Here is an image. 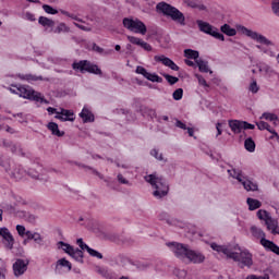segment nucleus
I'll return each instance as SVG.
<instances>
[{"label": "nucleus", "mask_w": 279, "mask_h": 279, "mask_svg": "<svg viewBox=\"0 0 279 279\" xmlns=\"http://www.w3.org/2000/svg\"><path fill=\"white\" fill-rule=\"evenodd\" d=\"M210 247L211 250H214V252H217L218 254H225L227 258H231V260H234V263H238L241 269L245 267L250 269V267L254 265V256L252 255L250 250L242 248L241 246H239V244L233 246L234 251H232V248L226 245H219L215 242L210 244Z\"/></svg>", "instance_id": "obj_1"}, {"label": "nucleus", "mask_w": 279, "mask_h": 279, "mask_svg": "<svg viewBox=\"0 0 279 279\" xmlns=\"http://www.w3.org/2000/svg\"><path fill=\"white\" fill-rule=\"evenodd\" d=\"M150 186L155 190L153 192L154 197L156 199H162V197H167L169 195V183L162 177H156V174H148L144 178Z\"/></svg>", "instance_id": "obj_2"}, {"label": "nucleus", "mask_w": 279, "mask_h": 279, "mask_svg": "<svg viewBox=\"0 0 279 279\" xmlns=\"http://www.w3.org/2000/svg\"><path fill=\"white\" fill-rule=\"evenodd\" d=\"M9 88L10 93L13 95H19V97H23V99H31V101H40V104H49L43 94L34 90L32 87L27 85H11Z\"/></svg>", "instance_id": "obj_3"}, {"label": "nucleus", "mask_w": 279, "mask_h": 279, "mask_svg": "<svg viewBox=\"0 0 279 279\" xmlns=\"http://www.w3.org/2000/svg\"><path fill=\"white\" fill-rule=\"evenodd\" d=\"M158 12H162L163 16H170L172 21L179 23V25L183 26L186 25V17L184 13L178 10V8L167 3V2H159L157 4Z\"/></svg>", "instance_id": "obj_4"}, {"label": "nucleus", "mask_w": 279, "mask_h": 279, "mask_svg": "<svg viewBox=\"0 0 279 279\" xmlns=\"http://www.w3.org/2000/svg\"><path fill=\"white\" fill-rule=\"evenodd\" d=\"M73 71H80V73H90L92 75H104V72L99 69V65L88 61L81 60L72 63Z\"/></svg>", "instance_id": "obj_5"}, {"label": "nucleus", "mask_w": 279, "mask_h": 279, "mask_svg": "<svg viewBox=\"0 0 279 279\" xmlns=\"http://www.w3.org/2000/svg\"><path fill=\"white\" fill-rule=\"evenodd\" d=\"M122 25L128 29L129 32H132L133 34H141L142 36H145L147 34V26L145 23L138 19H132V17H124L122 20Z\"/></svg>", "instance_id": "obj_6"}, {"label": "nucleus", "mask_w": 279, "mask_h": 279, "mask_svg": "<svg viewBox=\"0 0 279 279\" xmlns=\"http://www.w3.org/2000/svg\"><path fill=\"white\" fill-rule=\"evenodd\" d=\"M257 218L260 219V221H265L267 230L270 232V234H279V222L278 219L272 218L271 214H269L265 209H259L257 211Z\"/></svg>", "instance_id": "obj_7"}, {"label": "nucleus", "mask_w": 279, "mask_h": 279, "mask_svg": "<svg viewBox=\"0 0 279 279\" xmlns=\"http://www.w3.org/2000/svg\"><path fill=\"white\" fill-rule=\"evenodd\" d=\"M228 173L231 175V178L238 180V182L244 186L245 191H258V184L247 180V177L243 175V171L233 169L228 170Z\"/></svg>", "instance_id": "obj_8"}, {"label": "nucleus", "mask_w": 279, "mask_h": 279, "mask_svg": "<svg viewBox=\"0 0 279 279\" xmlns=\"http://www.w3.org/2000/svg\"><path fill=\"white\" fill-rule=\"evenodd\" d=\"M196 24L199 28V32H203V34H207L208 36H213V38H216V40H221L222 43L226 40V36L223 34L219 33V29L208 22H204L202 20H197Z\"/></svg>", "instance_id": "obj_9"}, {"label": "nucleus", "mask_w": 279, "mask_h": 279, "mask_svg": "<svg viewBox=\"0 0 279 279\" xmlns=\"http://www.w3.org/2000/svg\"><path fill=\"white\" fill-rule=\"evenodd\" d=\"M166 245L171 250L174 256L179 258V260H186L191 250L189 248V245L179 242H168Z\"/></svg>", "instance_id": "obj_10"}, {"label": "nucleus", "mask_w": 279, "mask_h": 279, "mask_svg": "<svg viewBox=\"0 0 279 279\" xmlns=\"http://www.w3.org/2000/svg\"><path fill=\"white\" fill-rule=\"evenodd\" d=\"M239 29L240 32H242V34H244V36L252 38V40H256V43H259L260 45H266L267 47L274 45V43L267 39V37H265L264 35L258 34L257 32H254L252 29H248L245 26H240Z\"/></svg>", "instance_id": "obj_11"}, {"label": "nucleus", "mask_w": 279, "mask_h": 279, "mask_svg": "<svg viewBox=\"0 0 279 279\" xmlns=\"http://www.w3.org/2000/svg\"><path fill=\"white\" fill-rule=\"evenodd\" d=\"M135 73H137V75H143V77L148 80V82H156L157 84H162V77H160L156 73H149L147 69L143 68V65H137Z\"/></svg>", "instance_id": "obj_12"}, {"label": "nucleus", "mask_w": 279, "mask_h": 279, "mask_svg": "<svg viewBox=\"0 0 279 279\" xmlns=\"http://www.w3.org/2000/svg\"><path fill=\"white\" fill-rule=\"evenodd\" d=\"M27 267H29V259L17 258L15 263H13V274L15 278L23 276V274L27 271Z\"/></svg>", "instance_id": "obj_13"}, {"label": "nucleus", "mask_w": 279, "mask_h": 279, "mask_svg": "<svg viewBox=\"0 0 279 279\" xmlns=\"http://www.w3.org/2000/svg\"><path fill=\"white\" fill-rule=\"evenodd\" d=\"M0 236H2V243L7 250H14V236L10 232L9 228H0Z\"/></svg>", "instance_id": "obj_14"}, {"label": "nucleus", "mask_w": 279, "mask_h": 279, "mask_svg": "<svg viewBox=\"0 0 279 279\" xmlns=\"http://www.w3.org/2000/svg\"><path fill=\"white\" fill-rule=\"evenodd\" d=\"M185 260H189L190 263H193L194 265H202V263H204V260H206V256H204V254H202L201 252L190 250Z\"/></svg>", "instance_id": "obj_15"}, {"label": "nucleus", "mask_w": 279, "mask_h": 279, "mask_svg": "<svg viewBox=\"0 0 279 279\" xmlns=\"http://www.w3.org/2000/svg\"><path fill=\"white\" fill-rule=\"evenodd\" d=\"M155 62H161L163 66H168V69H171V71H180V66L173 62L169 57H166L165 54L161 56H155L154 58Z\"/></svg>", "instance_id": "obj_16"}, {"label": "nucleus", "mask_w": 279, "mask_h": 279, "mask_svg": "<svg viewBox=\"0 0 279 279\" xmlns=\"http://www.w3.org/2000/svg\"><path fill=\"white\" fill-rule=\"evenodd\" d=\"M54 119H58L59 121L66 122V121H75V113L73 110L61 108V111L57 112L54 116Z\"/></svg>", "instance_id": "obj_17"}, {"label": "nucleus", "mask_w": 279, "mask_h": 279, "mask_svg": "<svg viewBox=\"0 0 279 279\" xmlns=\"http://www.w3.org/2000/svg\"><path fill=\"white\" fill-rule=\"evenodd\" d=\"M128 40L129 43H131V45H137V47H141L142 49H144V51H151L153 49L151 45L138 37L128 36Z\"/></svg>", "instance_id": "obj_18"}, {"label": "nucleus", "mask_w": 279, "mask_h": 279, "mask_svg": "<svg viewBox=\"0 0 279 279\" xmlns=\"http://www.w3.org/2000/svg\"><path fill=\"white\" fill-rule=\"evenodd\" d=\"M80 117L83 123H95V114L87 107L82 109Z\"/></svg>", "instance_id": "obj_19"}, {"label": "nucleus", "mask_w": 279, "mask_h": 279, "mask_svg": "<svg viewBox=\"0 0 279 279\" xmlns=\"http://www.w3.org/2000/svg\"><path fill=\"white\" fill-rule=\"evenodd\" d=\"M229 128L231 129L233 134H241V132L243 131V121L230 120Z\"/></svg>", "instance_id": "obj_20"}, {"label": "nucleus", "mask_w": 279, "mask_h": 279, "mask_svg": "<svg viewBox=\"0 0 279 279\" xmlns=\"http://www.w3.org/2000/svg\"><path fill=\"white\" fill-rule=\"evenodd\" d=\"M48 130L51 132L52 136H58L59 138L64 136V131H60L58 123L49 122L47 124Z\"/></svg>", "instance_id": "obj_21"}, {"label": "nucleus", "mask_w": 279, "mask_h": 279, "mask_svg": "<svg viewBox=\"0 0 279 279\" xmlns=\"http://www.w3.org/2000/svg\"><path fill=\"white\" fill-rule=\"evenodd\" d=\"M246 204L248 206V210H258V208L263 206V203H260V201L250 197L246 199Z\"/></svg>", "instance_id": "obj_22"}, {"label": "nucleus", "mask_w": 279, "mask_h": 279, "mask_svg": "<svg viewBox=\"0 0 279 279\" xmlns=\"http://www.w3.org/2000/svg\"><path fill=\"white\" fill-rule=\"evenodd\" d=\"M196 64L198 66V71L201 73H213V71H210V69L208 68V61L198 59V60H196Z\"/></svg>", "instance_id": "obj_23"}, {"label": "nucleus", "mask_w": 279, "mask_h": 279, "mask_svg": "<svg viewBox=\"0 0 279 279\" xmlns=\"http://www.w3.org/2000/svg\"><path fill=\"white\" fill-rule=\"evenodd\" d=\"M17 77L26 82H43V76H36L34 74H19Z\"/></svg>", "instance_id": "obj_24"}, {"label": "nucleus", "mask_w": 279, "mask_h": 279, "mask_svg": "<svg viewBox=\"0 0 279 279\" xmlns=\"http://www.w3.org/2000/svg\"><path fill=\"white\" fill-rule=\"evenodd\" d=\"M184 57L189 60H195V62H197V60H199V51L193 49H185Z\"/></svg>", "instance_id": "obj_25"}, {"label": "nucleus", "mask_w": 279, "mask_h": 279, "mask_svg": "<svg viewBox=\"0 0 279 279\" xmlns=\"http://www.w3.org/2000/svg\"><path fill=\"white\" fill-rule=\"evenodd\" d=\"M38 23L43 27H54V25H56V22L53 20H51L49 17H45V16H39Z\"/></svg>", "instance_id": "obj_26"}, {"label": "nucleus", "mask_w": 279, "mask_h": 279, "mask_svg": "<svg viewBox=\"0 0 279 279\" xmlns=\"http://www.w3.org/2000/svg\"><path fill=\"white\" fill-rule=\"evenodd\" d=\"M70 256L74 258V260H76L77 263H84V252L80 248H74Z\"/></svg>", "instance_id": "obj_27"}, {"label": "nucleus", "mask_w": 279, "mask_h": 279, "mask_svg": "<svg viewBox=\"0 0 279 279\" xmlns=\"http://www.w3.org/2000/svg\"><path fill=\"white\" fill-rule=\"evenodd\" d=\"M25 171L23 168H21V166H19L17 168H15L12 173H11V178H13L14 180H23V177L25 175Z\"/></svg>", "instance_id": "obj_28"}, {"label": "nucleus", "mask_w": 279, "mask_h": 279, "mask_svg": "<svg viewBox=\"0 0 279 279\" xmlns=\"http://www.w3.org/2000/svg\"><path fill=\"white\" fill-rule=\"evenodd\" d=\"M244 147L246 149V151H255L256 150V143L254 142V140L252 137H247L244 141Z\"/></svg>", "instance_id": "obj_29"}, {"label": "nucleus", "mask_w": 279, "mask_h": 279, "mask_svg": "<svg viewBox=\"0 0 279 279\" xmlns=\"http://www.w3.org/2000/svg\"><path fill=\"white\" fill-rule=\"evenodd\" d=\"M85 49H87V51H95V53H104V48L99 47L95 43L86 44Z\"/></svg>", "instance_id": "obj_30"}, {"label": "nucleus", "mask_w": 279, "mask_h": 279, "mask_svg": "<svg viewBox=\"0 0 279 279\" xmlns=\"http://www.w3.org/2000/svg\"><path fill=\"white\" fill-rule=\"evenodd\" d=\"M220 32H222V34H226V36H234L236 34V29L230 27L229 24H225L220 27Z\"/></svg>", "instance_id": "obj_31"}, {"label": "nucleus", "mask_w": 279, "mask_h": 279, "mask_svg": "<svg viewBox=\"0 0 279 279\" xmlns=\"http://www.w3.org/2000/svg\"><path fill=\"white\" fill-rule=\"evenodd\" d=\"M58 245H60L61 250H63V252H65V254H69V256H71L72 252L75 250L73 246H71V244L62 242V241H60L58 243Z\"/></svg>", "instance_id": "obj_32"}, {"label": "nucleus", "mask_w": 279, "mask_h": 279, "mask_svg": "<svg viewBox=\"0 0 279 279\" xmlns=\"http://www.w3.org/2000/svg\"><path fill=\"white\" fill-rule=\"evenodd\" d=\"M54 34H66L70 32L69 26H66V24L64 23H60L56 28H54Z\"/></svg>", "instance_id": "obj_33"}, {"label": "nucleus", "mask_w": 279, "mask_h": 279, "mask_svg": "<svg viewBox=\"0 0 279 279\" xmlns=\"http://www.w3.org/2000/svg\"><path fill=\"white\" fill-rule=\"evenodd\" d=\"M66 267L69 269V271H71V269H73V266L71 265V262L66 260V258H61L57 262V267Z\"/></svg>", "instance_id": "obj_34"}, {"label": "nucleus", "mask_w": 279, "mask_h": 279, "mask_svg": "<svg viewBox=\"0 0 279 279\" xmlns=\"http://www.w3.org/2000/svg\"><path fill=\"white\" fill-rule=\"evenodd\" d=\"M162 75L165 80H167L168 84H170V86H173V84H178V82H180V78L171 74H162Z\"/></svg>", "instance_id": "obj_35"}, {"label": "nucleus", "mask_w": 279, "mask_h": 279, "mask_svg": "<svg viewBox=\"0 0 279 279\" xmlns=\"http://www.w3.org/2000/svg\"><path fill=\"white\" fill-rule=\"evenodd\" d=\"M260 119H265L266 121H278V116L275 113L264 112Z\"/></svg>", "instance_id": "obj_36"}, {"label": "nucleus", "mask_w": 279, "mask_h": 279, "mask_svg": "<svg viewBox=\"0 0 279 279\" xmlns=\"http://www.w3.org/2000/svg\"><path fill=\"white\" fill-rule=\"evenodd\" d=\"M183 96H184V89L182 88L175 89L172 94L174 101H180V99H182Z\"/></svg>", "instance_id": "obj_37"}, {"label": "nucleus", "mask_w": 279, "mask_h": 279, "mask_svg": "<svg viewBox=\"0 0 279 279\" xmlns=\"http://www.w3.org/2000/svg\"><path fill=\"white\" fill-rule=\"evenodd\" d=\"M43 10L46 12V14H58V10L53 9V7L49 4H44Z\"/></svg>", "instance_id": "obj_38"}, {"label": "nucleus", "mask_w": 279, "mask_h": 279, "mask_svg": "<svg viewBox=\"0 0 279 279\" xmlns=\"http://www.w3.org/2000/svg\"><path fill=\"white\" fill-rule=\"evenodd\" d=\"M87 252L94 257V258H99V260H101V258H104V255L101 253H99L98 251H95V248H87Z\"/></svg>", "instance_id": "obj_39"}, {"label": "nucleus", "mask_w": 279, "mask_h": 279, "mask_svg": "<svg viewBox=\"0 0 279 279\" xmlns=\"http://www.w3.org/2000/svg\"><path fill=\"white\" fill-rule=\"evenodd\" d=\"M248 90H250L251 93H253V95H256V93H258V90H260V87H258V83H256V81H253V82L250 84Z\"/></svg>", "instance_id": "obj_40"}, {"label": "nucleus", "mask_w": 279, "mask_h": 279, "mask_svg": "<svg viewBox=\"0 0 279 279\" xmlns=\"http://www.w3.org/2000/svg\"><path fill=\"white\" fill-rule=\"evenodd\" d=\"M150 156H153L154 158H156V160H159V161L165 160V157L162 156V154H159L158 149L156 148L150 150Z\"/></svg>", "instance_id": "obj_41"}, {"label": "nucleus", "mask_w": 279, "mask_h": 279, "mask_svg": "<svg viewBox=\"0 0 279 279\" xmlns=\"http://www.w3.org/2000/svg\"><path fill=\"white\" fill-rule=\"evenodd\" d=\"M61 14H63V16H68L69 19H73V21H78L82 22L81 19L77 17V15L70 13L69 11H64V10H60Z\"/></svg>", "instance_id": "obj_42"}, {"label": "nucleus", "mask_w": 279, "mask_h": 279, "mask_svg": "<svg viewBox=\"0 0 279 279\" xmlns=\"http://www.w3.org/2000/svg\"><path fill=\"white\" fill-rule=\"evenodd\" d=\"M197 80H198V84L201 86H204V88H210V85H208V83L206 82V78H204V76L202 75H196Z\"/></svg>", "instance_id": "obj_43"}, {"label": "nucleus", "mask_w": 279, "mask_h": 279, "mask_svg": "<svg viewBox=\"0 0 279 279\" xmlns=\"http://www.w3.org/2000/svg\"><path fill=\"white\" fill-rule=\"evenodd\" d=\"M33 241H35V243L38 245H43V235H40L38 232L33 233Z\"/></svg>", "instance_id": "obj_44"}, {"label": "nucleus", "mask_w": 279, "mask_h": 279, "mask_svg": "<svg viewBox=\"0 0 279 279\" xmlns=\"http://www.w3.org/2000/svg\"><path fill=\"white\" fill-rule=\"evenodd\" d=\"M256 125H257L258 130H260V131L269 130V123H267L265 121L256 122Z\"/></svg>", "instance_id": "obj_45"}, {"label": "nucleus", "mask_w": 279, "mask_h": 279, "mask_svg": "<svg viewBox=\"0 0 279 279\" xmlns=\"http://www.w3.org/2000/svg\"><path fill=\"white\" fill-rule=\"evenodd\" d=\"M16 231H17V234L20 235V236H25V234H26V230H25V226H23V225H17L16 226Z\"/></svg>", "instance_id": "obj_46"}, {"label": "nucleus", "mask_w": 279, "mask_h": 279, "mask_svg": "<svg viewBox=\"0 0 279 279\" xmlns=\"http://www.w3.org/2000/svg\"><path fill=\"white\" fill-rule=\"evenodd\" d=\"M272 12L276 16H279V0L272 1Z\"/></svg>", "instance_id": "obj_47"}, {"label": "nucleus", "mask_w": 279, "mask_h": 279, "mask_svg": "<svg viewBox=\"0 0 279 279\" xmlns=\"http://www.w3.org/2000/svg\"><path fill=\"white\" fill-rule=\"evenodd\" d=\"M76 243L81 247V251L86 250V252H88L90 246H88L86 243H84V240L77 239Z\"/></svg>", "instance_id": "obj_48"}, {"label": "nucleus", "mask_w": 279, "mask_h": 279, "mask_svg": "<svg viewBox=\"0 0 279 279\" xmlns=\"http://www.w3.org/2000/svg\"><path fill=\"white\" fill-rule=\"evenodd\" d=\"M242 128H243V130H254L256 126L252 123L246 122V121H242Z\"/></svg>", "instance_id": "obj_49"}, {"label": "nucleus", "mask_w": 279, "mask_h": 279, "mask_svg": "<svg viewBox=\"0 0 279 279\" xmlns=\"http://www.w3.org/2000/svg\"><path fill=\"white\" fill-rule=\"evenodd\" d=\"M85 169H90L94 175H97L100 180H104V174L88 166H83Z\"/></svg>", "instance_id": "obj_50"}, {"label": "nucleus", "mask_w": 279, "mask_h": 279, "mask_svg": "<svg viewBox=\"0 0 279 279\" xmlns=\"http://www.w3.org/2000/svg\"><path fill=\"white\" fill-rule=\"evenodd\" d=\"M160 221H169V214L167 211H162L158 216Z\"/></svg>", "instance_id": "obj_51"}, {"label": "nucleus", "mask_w": 279, "mask_h": 279, "mask_svg": "<svg viewBox=\"0 0 279 279\" xmlns=\"http://www.w3.org/2000/svg\"><path fill=\"white\" fill-rule=\"evenodd\" d=\"M246 279H269V276H256V275H248Z\"/></svg>", "instance_id": "obj_52"}, {"label": "nucleus", "mask_w": 279, "mask_h": 279, "mask_svg": "<svg viewBox=\"0 0 279 279\" xmlns=\"http://www.w3.org/2000/svg\"><path fill=\"white\" fill-rule=\"evenodd\" d=\"M145 112L150 117L151 119L156 118V110L146 108Z\"/></svg>", "instance_id": "obj_53"}, {"label": "nucleus", "mask_w": 279, "mask_h": 279, "mask_svg": "<svg viewBox=\"0 0 279 279\" xmlns=\"http://www.w3.org/2000/svg\"><path fill=\"white\" fill-rule=\"evenodd\" d=\"M118 181L120 184H130V181L123 178V174H118Z\"/></svg>", "instance_id": "obj_54"}, {"label": "nucleus", "mask_w": 279, "mask_h": 279, "mask_svg": "<svg viewBox=\"0 0 279 279\" xmlns=\"http://www.w3.org/2000/svg\"><path fill=\"white\" fill-rule=\"evenodd\" d=\"M175 125L177 128H180V130H187L186 124L180 120H177Z\"/></svg>", "instance_id": "obj_55"}, {"label": "nucleus", "mask_w": 279, "mask_h": 279, "mask_svg": "<svg viewBox=\"0 0 279 279\" xmlns=\"http://www.w3.org/2000/svg\"><path fill=\"white\" fill-rule=\"evenodd\" d=\"M28 175H31V178H34L35 180H38V178H39L38 172H36L32 169L28 171Z\"/></svg>", "instance_id": "obj_56"}, {"label": "nucleus", "mask_w": 279, "mask_h": 279, "mask_svg": "<svg viewBox=\"0 0 279 279\" xmlns=\"http://www.w3.org/2000/svg\"><path fill=\"white\" fill-rule=\"evenodd\" d=\"M26 19H27V21L34 22V21H36V15H34V13L27 12Z\"/></svg>", "instance_id": "obj_57"}, {"label": "nucleus", "mask_w": 279, "mask_h": 279, "mask_svg": "<svg viewBox=\"0 0 279 279\" xmlns=\"http://www.w3.org/2000/svg\"><path fill=\"white\" fill-rule=\"evenodd\" d=\"M47 112H49V114H58V109L53 108V107H48L47 108Z\"/></svg>", "instance_id": "obj_58"}, {"label": "nucleus", "mask_w": 279, "mask_h": 279, "mask_svg": "<svg viewBox=\"0 0 279 279\" xmlns=\"http://www.w3.org/2000/svg\"><path fill=\"white\" fill-rule=\"evenodd\" d=\"M269 133L271 134L270 138L279 140V135L278 132H276V130H269Z\"/></svg>", "instance_id": "obj_59"}, {"label": "nucleus", "mask_w": 279, "mask_h": 279, "mask_svg": "<svg viewBox=\"0 0 279 279\" xmlns=\"http://www.w3.org/2000/svg\"><path fill=\"white\" fill-rule=\"evenodd\" d=\"M216 130H217V136H221L222 131H221V123L220 122H218L216 124Z\"/></svg>", "instance_id": "obj_60"}, {"label": "nucleus", "mask_w": 279, "mask_h": 279, "mask_svg": "<svg viewBox=\"0 0 279 279\" xmlns=\"http://www.w3.org/2000/svg\"><path fill=\"white\" fill-rule=\"evenodd\" d=\"M25 235L27 236L28 241H32L34 239V233H32V231H26Z\"/></svg>", "instance_id": "obj_61"}, {"label": "nucleus", "mask_w": 279, "mask_h": 279, "mask_svg": "<svg viewBox=\"0 0 279 279\" xmlns=\"http://www.w3.org/2000/svg\"><path fill=\"white\" fill-rule=\"evenodd\" d=\"M185 64L187 66H195V62H193L192 60L185 59Z\"/></svg>", "instance_id": "obj_62"}, {"label": "nucleus", "mask_w": 279, "mask_h": 279, "mask_svg": "<svg viewBox=\"0 0 279 279\" xmlns=\"http://www.w3.org/2000/svg\"><path fill=\"white\" fill-rule=\"evenodd\" d=\"M186 130H187L189 136H194L195 130H193V128H187Z\"/></svg>", "instance_id": "obj_63"}, {"label": "nucleus", "mask_w": 279, "mask_h": 279, "mask_svg": "<svg viewBox=\"0 0 279 279\" xmlns=\"http://www.w3.org/2000/svg\"><path fill=\"white\" fill-rule=\"evenodd\" d=\"M13 117L16 119V117H19V119H21L20 121L23 122L24 121V118H23V113L20 112V113H15L13 114Z\"/></svg>", "instance_id": "obj_64"}]
</instances>
